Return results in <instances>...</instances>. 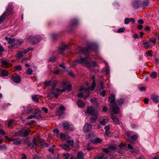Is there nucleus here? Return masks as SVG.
Returning a JSON list of instances; mask_svg holds the SVG:
<instances>
[{
  "label": "nucleus",
  "instance_id": "1",
  "mask_svg": "<svg viewBox=\"0 0 159 159\" xmlns=\"http://www.w3.org/2000/svg\"><path fill=\"white\" fill-rule=\"evenodd\" d=\"M92 51V47L91 45H89L85 48H81L80 49V52L85 56V58L81 57L80 59L79 62L83 66H85L87 67H89V61L86 59L89 53Z\"/></svg>",
  "mask_w": 159,
  "mask_h": 159
},
{
  "label": "nucleus",
  "instance_id": "2",
  "mask_svg": "<svg viewBox=\"0 0 159 159\" xmlns=\"http://www.w3.org/2000/svg\"><path fill=\"white\" fill-rule=\"evenodd\" d=\"M37 142H38L39 143H40L41 146L42 147H48L49 146L48 144L45 143L44 140H41L39 138H35L34 139L33 141V147H34V146H37Z\"/></svg>",
  "mask_w": 159,
  "mask_h": 159
},
{
  "label": "nucleus",
  "instance_id": "3",
  "mask_svg": "<svg viewBox=\"0 0 159 159\" xmlns=\"http://www.w3.org/2000/svg\"><path fill=\"white\" fill-rule=\"evenodd\" d=\"M42 37L39 35L34 36H30L28 38V40L30 43L34 44H37L42 40Z\"/></svg>",
  "mask_w": 159,
  "mask_h": 159
},
{
  "label": "nucleus",
  "instance_id": "4",
  "mask_svg": "<svg viewBox=\"0 0 159 159\" xmlns=\"http://www.w3.org/2000/svg\"><path fill=\"white\" fill-rule=\"evenodd\" d=\"M95 86V81H93L92 83V87H89L87 89H85V87L84 86H82L80 89V91H83L85 90L86 91L87 90L90 91V90H93L94 89V88Z\"/></svg>",
  "mask_w": 159,
  "mask_h": 159
},
{
  "label": "nucleus",
  "instance_id": "5",
  "mask_svg": "<svg viewBox=\"0 0 159 159\" xmlns=\"http://www.w3.org/2000/svg\"><path fill=\"white\" fill-rule=\"evenodd\" d=\"M109 102L111 106L117 105L116 102L115 101V96L114 94H111L109 97Z\"/></svg>",
  "mask_w": 159,
  "mask_h": 159
},
{
  "label": "nucleus",
  "instance_id": "6",
  "mask_svg": "<svg viewBox=\"0 0 159 159\" xmlns=\"http://www.w3.org/2000/svg\"><path fill=\"white\" fill-rule=\"evenodd\" d=\"M13 7L12 5H9L8 6L6 11L5 12V14L8 16L14 14L13 11Z\"/></svg>",
  "mask_w": 159,
  "mask_h": 159
},
{
  "label": "nucleus",
  "instance_id": "7",
  "mask_svg": "<svg viewBox=\"0 0 159 159\" xmlns=\"http://www.w3.org/2000/svg\"><path fill=\"white\" fill-rule=\"evenodd\" d=\"M86 112L89 115H93L95 114V113H98L97 111L95 110L92 107H88L86 109Z\"/></svg>",
  "mask_w": 159,
  "mask_h": 159
},
{
  "label": "nucleus",
  "instance_id": "8",
  "mask_svg": "<svg viewBox=\"0 0 159 159\" xmlns=\"http://www.w3.org/2000/svg\"><path fill=\"white\" fill-rule=\"evenodd\" d=\"M34 115L35 118L41 119L42 118L41 111L38 109H36L34 111Z\"/></svg>",
  "mask_w": 159,
  "mask_h": 159
},
{
  "label": "nucleus",
  "instance_id": "9",
  "mask_svg": "<svg viewBox=\"0 0 159 159\" xmlns=\"http://www.w3.org/2000/svg\"><path fill=\"white\" fill-rule=\"evenodd\" d=\"M92 129V126L91 124L87 123L83 127V130L84 132H89Z\"/></svg>",
  "mask_w": 159,
  "mask_h": 159
},
{
  "label": "nucleus",
  "instance_id": "10",
  "mask_svg": "<svg viewBox=\"0 0 159 159\" xmlns=\"http://www.w3.org/2000/svg\"><path fill=\"white\" fill-rule=\"evenodd\" d=\"M151 98L155 103L159 102V97L158 95L153 94L151 96Z\"/></svg>",
  "mask_w": 159,
  "mask_h": 159
},
{
  "label": "nucleus",
  "instance_id": "11",
  "mask_svg": "<svg viewBox=\"0 0 159 159\" xmlns=\"http://www.w3.org/2000/svg\"><path fill=\"white\" fill-rule=\"evenodd\" d=\"M110 115L114 122H115L116 124L120 125V122L117 117L115 116L112 113L110 114Z\"/></svg>",
  "mask_w": 159,
  "mask_h": 159
},
{
  "label": "nucleus",
  "instance_id": "12",
  "mask_svg": "<svg viewBox=\"0 0 159 159\" xmlns=\"http://www.w3.org/2000/svg\"><path fill=\"white\" fill-rule=\"evenodd\" d=\"M98 113H95V114L91 115V117L90 118V120L92 123H95L96 121V120L98 117Z\"/></svg>",
  "mask_w": 159,
  "mask_h": 159
},
{
  "label": "nucleus",
  "instance_id": "13",
  "mask_svg": "<svg viewBox=\"0 0 159 159\" xmlns=\"http://www.w3.org/2000/svg\"><path fill=\"white\" fill-rule=\"evenodd\" d=\"M112 107V112L115 114H118L120 113V109L119 107L116 105Z\"/></svg>",
  "mask_w": 159,
  "mask_h": 159
},
{
  "label": "nucleus",
  "instance_id": "14",
  "mask_svg": "<svg viewBox=\"0 0 159 159\" xmlns=\"http://www.w3.org/2000/svg\"><path fill=\"white\" fill-rule=\"evenodd\" d=\"M142 44L143 45L144 48L146 49H147L152 47L151 45L150 44L148 41H147L145 40H144L143 41Z\"/></svg>",
  "mask_w": 159,
  "mask_h": 159
},
{
  "label": "nucleus",
  "instance_id": "15",
  "mask_svg": "<svg viewBox=\"0 0 159 159\" xmlns=\"http://www.w3.org/2000/svg\"><path fill=\"white\" fill-rule=\"evenodd\" d=\"M109 118L107 116H104L100 119V123L102 125H104L108 121Z\"/></svg>",
  "mask_w": 159,
  "mask_h": 159
},
{
  "label": "nucleus",
  "instance_id": "16",
  "mask_svg": "<svg viewBox=\"0 0 159 159\" xmlns=\"http://www.w3.org/2000/svg\"><path fill=\"white\" fill-rule=\"evenodd\" d=\"M11 141H13V143L15 145H19L21 144L22 140L19 138L15 139H11Z\"/></svg>",
  "mask_w": 159,
  "mask_h": 159
},
{
  "label": "nucleus",
  "instance_id": "17",
  "mask_svg": "<svg viewBox=\"0 0 159 159\" xmlns=\"http://www.w3.org/2000/svg\"><path fill=\"white\" fill-rule=\"evenodd\" d=\"M11 79L14 82L16 83H19L21 81L20 77L18 75H16L14 77H11Z\"/></svg>",
  "mask_w": 159,
  "mask_h": 159
},
{
  "label": "nucleus",
  "instance_id": "18",
  "mask_svg": "<svg viewBox=\"0 0 159 159\" xmlns=\"http://www.w3.org/2000/svg\"><path fill=\"white\" fill-rule=\"evenodd\" d=\"M33 111V109L30 107H26L22 113L23 114H27Z\"/></svg>",
  "mask_w": 159,
  "mask_h": 159
},
{
  "label": "nucleus",
  "instance_id": "19",
  "mask_svg": "<svg viewBox=\"0 0 159 159\" xmlns=\"http://www.w3.org/2000/svg\"><path fill=\"white\" fill-rule=\"evenodd\" d=\"M108 148L110 151H112L115 150H117L118 146L116 145L112 144L109 145Z\"/></svg>",
  "mask_w": 159,
  "mask_h": 159
},
{
  "label": "nucleus",
  "instance_id": "20",
  "mask_svg": "<svg viewBox=\"0 0 159 159\" xmlns=\"http://www.w3.org/2000/svg\"><path fill=\"white\" fill-rule=\"evenodd\" d=\"M67 48V46L65 45H62L61 47H60L58 49V51L61 54H62L63 53L64 50Z\"/></svg>",
  "mask_w": 159,
  "mask_h": 159
},
{
  "label": "nucleus",
  "instance_id": "21",
  "mask_svg": "<svg viewBox=\"0 0 159 159\" xmlns=\"http://www.w3.org/2000/svg\"><path fill=\"white\" fill-rule=\"evenodd\" d=\"M77 104L78 106L80 108H82L84 107L85 103L81 100H79L77 102Z\"/></svg>",
  "mask_w": 159,
  "mask_h": 159
},
{
  "label": "nucleus",
  "instance_id": "22",
  "mask_svg": "<svg viewBox=\"0 0 159 159\" xmlns=\"http://www.w3.org/2000/svg\"><path fill=\"white\" fill-rule=\"evenodd\" d=\"M1 73H0V76H6L8 75V72L7 70H1Z\"/></svg>",
  "mask_w": 159,
  "mask_h": 159
},
{
  "label": "nucleus",
  "instance_id": "23",
  "mask_svg": "<svg viewBox=\"0 0 159 159\" xmlns=\"http://www.w3.org/2000/svg\"><path fill=\"white\" fill-rule=\"evenodd\" d=\"M78 24V20L76 18L72 19L71 21V24L72 26H75Z\"/></svg>",
  "mask_w": 159,
  "mask_h": 159
},
{
  "label": "nucleus",
  "instance_id": "24",
  "mask_svg": "<svg viewBox=\"0 0 159 159\" xmlns=\"http://www.w3.org/2000/svg\"><path fill=\"white\" fill-rule=\"evenodd\" d=\"M138 138V136L136 134H134L131 136L129 137V140H132V141H131L130 142L132 143L134 141L136 140Z\"/></svg>",
  "mask_w": 159,
  "mask_h": 159
},
{
  "label": "nucleus",
  "instance_id": "25",
  "mask_svg": "<svg viewBox=\"0 0 159 159\" xmlns=\"http://www.w3.org/2000/svg\"><path fill=\"white\" fill-rule=\"evenodd\" d=\"M5 39L7 41V43L8 44H10L11 43L12 44V43H13V42L16 40L14 39L8 38L7 37H5Z\"/></svg>",
  "mask_w": 159,
  "mask_h": 159
},
{
  "label": "nucleus",
  "instance_id": "26",
  "mask_svg": "<svg viewBox=\"0 0 159 159\" xmlns=\"http://www.w3.org/2000/svg\"><path fill=\"white\" fill-rule=\"evenodd\" d=\"M62 126L64 130H67L69 128V125L67 123H64L62 124Z\"/></svg>",
  "mask_w": 159,
  "mask_h": 159
},
{
  "label": "nucleus",
  "instance_id": "27",
  "mask_svg": "<svg viewBox=\"0 0 159 159\" xmlns=\"http://www.w3.org/2000/svg\"><path fill=\"white\" fill-rule=\"evenodd\" d=\"M5 13H4L0 17V24H2L5 19Z\"/></svg>",
  "mask_w": 159,
  "mask_h": 159
},
{
  "label": "nucleus",
  "instance_id": "28",
  "mask_svg": "<svg viewBox=\"0 0 159 159\" xmlns=\"http://www.w3.org/2000/svg\"><path fill=\"white\" fill-rule=\"evenodd\" d=\"M32 98L33 100L35 101L36 102H38L39 101V97L38 95H34L32 96Z\"/></svg>",
  "mask_w": 159,
  "mask_h": 159
},
{
  "label": "nucleus",
  "instance_id": "29",
  "mask_svg": "<svg viewBox=\"0 0 159 159\" xmlns=\"http://www.w3.org/2000/svg\"><path fill=\"white\" fill-rule=\"evenodd\" d=\"M61 139L63 140L67 139L68 138V135L64 133H62L61 134Z\"/></svg>",
  "mask_w": 159,
  "mask_h": 159
},
{
  "label": "nucleus",
  "instance_id": "30",
  "mask_svg": "<svg viewBox=\"0 0 159 159\" xmlns=\"http://www.w3.org/2000/svg\"><path fill=\"white\" fill-rule=\"evenodd\" d=\"M80 60V59L75 61L74 62H71L70 63V65H71L72 66H76L77 64H80V62H79V61Z\"/></svg>",
  "mask_w": 159,
  "mask_h": 159
},
{
  "label": "nucleus",
  "instance_id": "31",
  "mask_svg": "<svg viewBox=\"0 0 159 159\" xmlns=\"http://www.w3.org/2000/svg\"><path fill=\"white\" fill-rule=\"evenodd\" d=\"M95 159H106L105 156V155L103 154H101L95 157Z\"/></svg>",
  "mask_w": 159,
  "mask_h": 159
},
{
  "label": "nucleus",
  "instance_id": "32",
  "mask_svg": "<svg viewBox=\"0 0 159 159\" xmlns=\"http://www.w3.org/2000/svg\"><path fill=\"white\" fill-rule=\"evenodd\" d=\"M89 67L88 68H90L91 67H93L97 66V63L96 62L94 61H89Z\"/></svg>",
  "mask_w": 159,
  "mask_h": 159
},
{
  "label": "nucleus",
  "instance_id": "33",
  "mask_svg": "<svg viewBox=\"0 0 159 159\" xmlns=\"http://www.w3.org/2000/svg\"><path fill=\"white\" fill-rule=\"evenodd\" d=\"M61 147L62 148L66 150H69L70 149L69 146L66 144L61 145Z\"/></svg>",
  "mask_w": 159,
  "mask_h": 159
},
{
  "label": "nucleus",
  "instance_id": "34",
  "mask_svg": "<svg viewBox=\"0 0 159 159\" xmlns=\"http://www.w3.org/2000/svg\"><path fill=\"white\" fill-rule=\"evenodd\" d=\"M17 41L16 40H15L14 42H13V43L11 44L8 46V48H11L13 47L16 46L17 45Z\"/></svg>",
  "mask_w": 159,
  "mask_h": 159
},
{
  "label": "nucleus",
  "instance_id": "35",
  "mask_svg": "<svg viewBox=\"0 0 159 159\" xmlns=\"http://www.w3.org/2000/svg\"><path fill=\"white\" fill-rule=\"evenodd\" d=\"M125 101V99L120 98L118 100L117 102L119 104V105L121 106L123 104Z\"/></svg>",
  "mask_w": 159,
  "mask_h": 159
},
{
  "label": "nucleus",
  "instance_id": "36",
  "mask_svg": "<svg viewBox=\"0 0 159 159\" xmlns=\"http://www.w3.org/2000/svg\"><path fill=\"white\" fill-rule=\"evenodd\" d=\"M133 5L134 7L138 8L139 7V2L137 0H135L134 1L133 3Z\"/></svg>",
  "mask_w": 159,
  "mask_h": 159
},
{
  "label": "nucleus",
  "instance_id": "37",
  "mask_svg": "<svg viewBox=\"0 0 159 159\" xmlns=\"http://www.w3.org/2000/svg\"><path fill=\"white\" fill-rule=\"evenodd\" d=\"M150 75L152 78L155 79L157 76V74L156 72L154 71L151 73Z\"/></svg>",
  "mask_w": 159,
  "mask_h": 159
},
{
  "label": "nucleus",
  "instance_id": "38",
  "mask_svg": "<svg viewBox=\"0 0 159 159\" xmlns=\"http://www.w3.org/2000/svg\"><path fill=\"white\" fill-rule=\"evenodd\" d=\"M33 71L31 68H28L26 71V74L28 75H31L33 74Z\"/></svg>",
  "mask_w": 159,
  "mask_h": 159
},
{
  "label": "nucleus",
  "instance_id": "39",
  "mask_svg": "<svg viewBox=\"0 0 159 159\" xmlns=\"http://www.w3.org/2000/svg\"><path fill=\"white\" fill-rule=\"evenodd\" d=\"M148 5V0L144 1L143 3L142 6L144 8L147 7Z\"/></svg>",
  "mask_w": 159,
  "mask_h": 159
},
{
  "label": "nucleus",
  "instance_id": "40",
  "mask_svg": "<svg viewBox=\"0 0 159 159\" xmlns=\"http://www.w3.org/2000/svg\"><path fill=\"white\" fill-rule=\"evenodd\" d=\"M52 83V81L50 80L48 81H46L43 84L45 86L47 87L48 86H50Z\"/></svg>",
  "mask_w": 159,
  "mask_h": 159
},
{
  "label": "nucleus",
  "instance_id": "41",
  "mask_svg": "<svg viewBox=\"0 0 159 159\" xmlns=\"http://www.w3.org/2000/svg\"><path fill=\"white\" fill-rule=\"evenodd\" d=\"M23 53V52L21 51H18L17 52V55L19 58L20 59L22 58Z\"/></svg>",
  "mask_w": 159,
  "mask_h": 159
},
{
  "label": "nucleus",
  "instance_id": "42",
  "mask_svg": "<svg viewBox=\"0 0 159 159\" xmlns=\"http://www.w3.org/2000/svg\"><path fill=\"white\" fill-rule=\"evenodd\" d=\"M130 152L132 153H138L139 152V150L135 148H133L130 151Z\"/></svg>",
  "mask_w": 159,
  "mask_h": 159
},
{
  "label": "nucleus",
  "instance_id": "43",
  "mask_svg": "<svg viewBox=\"0 0 159 159\" xmlns=\"http://www.w3.org/2000/svg\"><path fill=\"white\" fill-rule=\"evenodd\" d=\"M67 143L69 146H72L74 144V141L73 139L67 141Z\"/></svg>",
  "mask_w": 159,
  "mask_h": 159
},
{
  "label": "nucleus",
  "instance_id": "44",
  "mask_svg": "<svg viewBox=\"0 0 159 159\" xmlns=\"http://www.w3.org/2000/svg\"><path fill=\"white\" fill-rule=\"evenodd\" d=\"M57 83V81L56 80H55L53 81L52 84V85L51 89H54L56 86Z\"/></svg>",
  "mask_w": 159,
  "mask_h": 159
},
{
  "label": "nucleus",
  "instance_id": "45",
  "mask_svg": "<svg viewBox=\"0 0 159 159\" xmlns=\"http://www.w3.org/2000/svg\"><path fill=\"white\" fill-rule=\"evenodd\" d=\"M29 130L28 129H26L25 132L23 133V136L24 137H26L28 136L29 134Z\"/></svg>",
  "mask_w": 159,
  "mask_h": 159
},
{
  "label": "nucleus",
  "instance_id": "46",
  "mask_svg": "<svg viewBox=\"0 0 159 159\" xmlns=\"http://www.w3.org/2000/svg\"><path fill=\"white\" fill-rule=\"evenodd\" d=\"M1 62L2 64L5 66H7L8 64V61L4 60H2Z\"/></svg>",
  "mask_w": 159,
  "mask_h": 159
},
{
  "label": "nucleus",
  "instance_id": "47",
  "mask_svg": "<svg viewBox=\"0 0 159 159\" xmlns=\"http://www.w3.org/2000/svg\"><path fill=\"white\" fill-rule=\"evenodd\" d=\"M125 28H121L119 29L117 31V32L118 33H120L123 32L125 31Z\"/></svg>",
  "mask_w": 159,
  "mask_h": 159
},
{
  "label": "nucleus",
  "instance_id": "48",
  "mask_svg": "<svg viewBox=\"0 0 159 159\" xmlns=\"http://www.w3.org/2000/svg\"><path fill=\"white\" fill-rule=\"evenodd\" d=\"M146 53L148 56H150L151 57L152 56V50H148L147 52H146Z\"/></svg>",
  "mask_w": 159,
  "mask_h": 159
},
{
  "label": "nucleus",
  "instance_id": "49",
  "mask_svg": "<svg viewBox=\"0 0 159 159\" xmlns=\"http://www.w3.org/2000/svg\"><path fill=\"white\" fill-rule=\"evenodd\" d=\"M36 123V122L35 121L31 120L30 122H27V124L28 125H31L33 124H35Z\"/></svg>",
  "mask_w": 159,
  "mask_h": 159
},
{
  "label": "nucleus",
  "instance_id": "50",
  "mask_svg": "<svg viewBox=\"0 0 159 159\" xmlns=\"http://www.w3.org/2000/svg\"><path fill=\"white\" fill-rule=\"evenodd\" d=\"M14 120H9L8 123V126L9 127H10L13 124Z\"/></svg>",
  "mask_w": 159,
  "mask_h": 159
},
{
  "label": "nucleus",
  "instance_id": "51",
  "mask_svg": "<svg viewBox=\"0 0 159 159\" xmlns=\"http://www.w3.org/2000/svg\"><path fill=\"white\" fill-rule=\"evenodd\" d=\"M83 91H84V92L87 93L84 96V98L85 99H86L87 98H88L89 97V91L87 90L86 91L85 90H84Z\"/></svg>",
  "mask_w": 159,
  "mask_h": 159
},
{
  "label": "nucleus",
  "instance_id": "52",
  "mask_svg": "<svg viewBox=\"0 0 159 159\" xmlns=\"http://www.w3.org/2000/svg\"><path fill=\"white\" fill-rule=\"evenodd\" d=\"M66 90V88H64L62 89H56V91L58 92H65Z\"/></svg>",
  "mask_w": 159,
  "mask_h": 159
},
{
  "label": "nucleus",
  "instance_id": "53",
  "mask_svg": "<svg viewBox=\"0 0 159 159\" xmlns=\"http://www.w3.org/2000/svg\"><path fill=\"white\" fill-rule=\"evenodd\" d=\"M103 151L106 154L108 153L110 151L109 149L108 148H104L103 149Z\"/></svg>",
  "mask_w": 159,
  "mask_h": 159
},
{
  "label": "nucleus",
  "instance_id": "54",
  "mask_svg": "<svg viewBox=\"0 0 159 159\" xmlns=\"http://www.w3.org/2000/svg\"><path fill=\"white\" fill-rule=\"evenodd\" d=\"M22 69V67L20 65H18L14 68L15 70H20Z\"/></svg>",
  "mask_w": 159,
  "mask_h": 159
},
{
  "label": "nucleus",
  "instance_id": "55",
  "mask_svg": "<svg viewBox=\"0 0 159 159\" xmlns=\"http://www.w3.org/2000/svg\"><path fill=\"white\" fill-rule=\"evenodd\" d=\"M71 89V85L70 84H69L67 87V88H66V90L68 91H70Z\"/></svg>",
  "mask_w": 159,
  "mask_h": 159
},
{
  "label": "nucleus",
  "instance_id": "56",
  "mask_svg": "<svg viewBox=\"0 0 159 159\" xmlns=\"http://www.w3.org/2000/svg\"><path fill=\"white\" fill-rule=\"evenodd\" d=\"M49 61L52 62H54L55 61V57H54L52 56L50 58Z\"/></svg>",
  "mask_w": 159,
  "mask_h": 159
},
{
  "label": "nucleus",
  "instance_id": "57",
  "mask_svg": "<svg viewBox=\"0 0 159 159\" xmlns=\"http://www.w3.org/2000/svg\"><path fill=\"white\" fill-rule=\"evenodd\" d=\"M148 41H149V42H151L154 44H155L156 43V40L155 39H149Z\"/></svg>",
  "mask_w": 159,
  "mask_h": 159
},
{
  "label": "nucleus",
  "instance_id": "58",
  "mask_svg": "<svg viewBox=\"0 0 159 159\" xmlns=\"http://www.w3.org/2000/svg\"><path fill=\"white\" fill-rule=\"evenodd\" d=\"M70 155V154L69 153L63 154V156L65 157V159H68V158L69 157Z\"/></svg>",
  "mask_w": 159,
  "mask_h": 159
},
{
  "label": "nucleus",
  "instance_id": "59",
  "mask_svg": "<svg viewBox=\"0 0 159 159\" xmlns=\"http://www.w3.org/2000/svg\"><path fill=\"white\" fill-rule=\"evenodd\" d=\"M28 60V58H24L21 60V62L23 63H25V62H27Z\"/></svg>",
  "mask_w": 159,
  "mask_h": 159
},
{
  "label": "nucleus",
  "instance_id": "60",
  "mask_svg": "<svg viewBox=\"0 0 159 159\" xmlns=\"http://www.w3.org/2000/svg\"><path fill=\"white\" fill-rule=\"evenodd\" d=\"M29 139H26L25 140V142L26 143V144L28 145V147H30L31 144L29 143Z\"/></svg>",
  "mask_w": 159,
  "mask_h": 159
},
{
  "label": "nucleus",
  "instance_id": "61",
  "mask_svg": "<svg viewBox=\"0 0 159 159\" xmlns=\"http://www.w3.org/2000/svg\"><path fill=\"white\" fill-rule=\"evenodd\" d=\"M129 22V18H126L125 19V24H128Z\"/></svg>",
  "mask_w": 159,
  "mask_h": 159
},
{
  "label": "nucleus",
  "instance_id": "62",
  "mask_svg": "<svg viewBox=\"0 0 159 159\" xmlns=\"http://www.w3.org/2000/svg\"><path fill=\"white\" fill-rule=\"evenodd\" d=\"M59 109L61 111H65L66 108L65 107L62 105H61L60 106Z\"/></svg>",
  "mask_w": 159,
  "mask_h": 159
},
{
  "label": "nucleus",
  "instance_id": "63",
  "mask_svg": "<svg viewBox=\"0 0 159 159\" xmlns=\"http://www.w3.org/2000/svg\"><path fill=\"white\" fill-rule=\"evenodd\" d=\"M0 134L2 135H4L6 133L2 129H0Z\"/></svg>",
  "mask_w": 159,
  "mask_h": 159
},
{
  "label": "nucleus",
  "instance_id": "64",
  "mask_svg": "<svg viewBox=\"0 0 159 159\" xmlns=\"http://www.w3.org/2000/svg\"><path fill=\"white\" fill-rule=\"evenodd\" d=\"M84 93H78L77 95V97L79 98H83V95Z\"/></svg>",
  "mask_w": 159,
  "mask_h": 159
}]
</instances>
